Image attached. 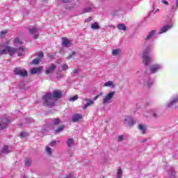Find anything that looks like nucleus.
Segmentation results:
<instances>
[{"label": "nucleus", "mask_w": 178, "mask_h": 178, "mask_svg": "<svg viewBox=\"0 0 178 178\" xmlns=\"http://www.w3.org/2000/svg\"><path fill=\"white\" fill-rule=\"evenodd\" d=\"M172 11H175L176 10V8H175V6H172Z\"/></svg>", "instance_id": "603ef678"}, {"label": "nucleus", "mask_w": 178, "mask_h": 178, "mask_svg": "<svg viewBox=\"0 0 178 178\" xmlns=\"http://www.w3.org/2000/svg\"><path fill=\"white\" fill-rule=\"evenodd\" d=\"M63 129H65V126H60L57 129L55 130V134H58V133H60V131H63Z\"/></svg>", "instance_id": "c756f323"}, {"label": "nucleus", "mask_w": 178, "mask_h": 178, "mask_svg": "<svg viewBox=\"0 0 178 178\" xmlns=\"http://www.w3.org/2000/svg\"><path fill=\"white\" fill-rule=\"evenodd\" d=\"M63 93L60 90H54L53 93H47L42 97L43 104L45 106H49V108L55 106L56 101L60 99Z\"/></svg>", "instance_id": "f257e3e1"}, {"label": "nucleus", "mask_w": 178, "mask_h": 178, "mask_svg": "<svg viewBox=\"0 0 178 178\" xmlns=\"http://www.w3.org/2000/svg\"><path fill=\"white\" fill-rule=\"evenodd\" d=\"M103 87H111V88H115V83L112 81H108L106 82Z\"/></svg>", "instance_id": "6ab92c4d"}, {"label": "nucleus", "mask_w": 178, "mask_h": 178, "mask_svg": "<svg viewBox=\"0 0 178 178\" xmlns=\"http://www.w3.org/2000/svg\"><path fill=\"white\" fill-rule=\"evenodd\" d=\"M46 152H47L49 155H52V149L48 146L46 147Z\"/></svg>", "instance_id": "473e14b6"}, {"label": "nucleus", "mask_w": 178, "mask_h": 178, "mask_svg": "<svg viewBox=\"0 0 178 178\" xmlns=\"http://www.w3.org/2000/svg\"><path fill=\"white\" fill-rule=\"evenodd\" d=\"M31 159H26L24 161V163L26 166H31Z\"/></svg>", "instance_id": "7c9ffc66"}, {"label": "nucleus", "mask_w": 178, "mask_h": 178, "mask_svg": "<svg viewBox=\"0 0 178 178\" xmlns=\"http://www.w3.org/2000/svg\"><path fill=\"white\" fill-rule=\"evenodd\" d=\"M14 44H18L19 45H22V41L20 40V38H16L14 40Z\"/></svg>", "instance_id": "2f4dec72"}, {"label": "nucleus", "mask_w": 178, "mask_h": 178, "mask_svg": "<svg viewBox=\"0 0 178 178\" xmlns=\"http://www.w3.org/2000/svg\"><path fill=\"white\" fill-rule=\"evenodd\" d=\"M2 152L3 154H9L10 152V150H9V146L8 145H4Z\"/></svg>", "instance_id": "a878e982"}, {"label": "nucleus", "mask_w": 178, "mask_h": 178, "mask_svg": "<svg viewBox=\"0 0 178 178\" xmlns=\"http://www.w3.org/2000/svg\"><path fill=\"white\" fill-rule=\"evenodd\" d=\"M42 131L43 134L44 133H48V131H47V130L45 129H43Z\"/></svg>", "instance_id": "864d4df0"}, {"label": "nucleus", "mask_w": 178, "mask_h": 178, "mask_svg": "<svg viewBox=\"0 0 178 178\" xmlns=\"http://www.w3.org/2000/svg\"><path fill=\"white\" fill-rule=\"evenodd\" d=\"M74 55H76V51H73L72 54H70L66 59H71V58H73Z\"/></svg>", "instance_id": "e433bc0d"}, {"label": "nucleus", "mask_w": 178, "mask_h": 178, "mask_svg": "<svg viewBox=\"0 0 178 178\" xmlns=\"http://www.w3.org/2000/svg\"><path fill=\"white\" fill-rule=\"evenodd\" d=\"M15 74H17V76H21L22 77H27L28 73L27 70H22L19 67H17L14 70Z\"/></svg>", "instance_id": "423d86ee"}, {"label": "nucleus", "mask_w": 178, "mask_h": 178, "mask_svg": "<svg viewBox=\"0 0 178 178\" xmlns=\"http://www.w3.org/2000/svg\"><path fill=\"white\" fill-rule=\"evenodd\" d=\"M61 67H62V70H64V71L67 70V69H69V66L66 64H63Z\"/></svg>", "instance_id": "ea45409f"}, {"label": "nucleus", "mask_w": 178, "mask_h": 178, "mask_svg": "<svg viewBox=\"0 0 178 178\" xmlns=\"http://www.w3.org/2000/svg\"><path fill=\"white\" fill-rule=\"evenodd\" d=\"M152 116H153L154 119H158V118H159V115L156 113H152Z\"/></svg>", "instance_id": "c03bdc74"}, {"label": "nucleus", "mask_w": 178, "mask_h": 178, "mask_svg": "<svg viewBox=\"0 0 178 178\" xmlns=\"http://www.w3.org/2000/svg\"><path fill=\"white\" fill-rule=\"evenodd\" d=\"M122 54V50L120 49H114L112 50L113 56H119Z\"/></svg>", "instance_id": "a211bd4d"}, {"label": "nucleus", "mask_w": 178, "mask_h": 178, "mask_svg": "<svg viewBox=\"0 0 178 178\" xmlns=\"http://www.w3.org/2000/svg\"><path fill=\"white\" fill-rule=\"evenodd\" d=\"M147 141V138H144L142 141H141V143H145Z\"/></svg>", "instance_id": "5fc2aeb1"}, {"label": "nucleus", "mask_w": 178, "mask_h": 178, "mask_svg": "<svg viewBox=\"0 0 178 178\" xmlns=\"http://www.w3.org/2000/svg\"><path fill=\"white\" fill-rule=\"evenodd\" d=\"M162 67L159 64H155L150 67L151 73H156Z\"/></svg>", "instance_id": "f8f14e48"}, {"label": "nucleus", "mask_w": 178, "mask_h": 178, "mask_svg": "<svg viewBox=\"0 0 178 178\" xmlns=\"http://www.w3.org/2000/svg\"><path fill=\"white\" fill-rule=\"evenodd\" d=\"M55 144H56V140H53L51 142L49 145H50V147H54V145H55Z\"/></svg>", "instance_id": "49530a36"}, {"label": "nucleus", "mask_w": 178, "mask_h": 178, "mask_svg": "<svg viewBox=\"0 0 178 178\" xmlns=\"http://www.w3.org/2000/svg\"><path fill=\"white\" fill-rule=\"evenodd\" d=\"M170 172H171V176H174L175 174L173 173V172H175V170H173V168H170Z\"/></svg>", "instance_id": "8fccbe9b"}, {"label": "nucleus", "mask_w": 178, "mask_h": 178, "mask_svg": "<svg viewBox=\"0 0 178 178\" xmlns=\"http://www.w3.org/2000/svg\"><path fill=\"white\" fill-rule=\"evenodd\" d=\"M92 10V6H90L83 9V13H90Z\"/></svg>", "instance_id": "bb28decb"}, {"label": "nucleus", "mask_w": 178, "mask_h": 178, "mask_svg": "<svg viewBox=\"0 0 178 178\" xmlns=\"http://www.w3.org/2000/svg\"><path fill=\"white\" fill-rule=\"evenodd\" d=\"M124 139V136L123 135L119 136L118 138V143H120V141H123Z\"/></svg>", "instance_id": "a19ab883"}, {"label": "nucleus", "mask_w": 178, "mask_h": 178, "mask_svg": "<svg viewBox=\"0 0 178 178\" xmlns=\"http://www.w3.org/2000/svg\"><path fill=\"white\" fill-rule=\"evenodd\" d=\"M176 8H178V0H176Z\"/></svg>", "instance_id": "6e6d98bb"}, {"label": "nucleus", "mask_w": 178, "mask_h": 178, "mask_svg": "<svg viewBox=\"0 0 178 178\" xmlns=\"http://www.w3.org/2000/svg\"><path fill=\"white\" fill-rule=\"evenodd\" d=\"M124 124H127V126H134V124H136V121H134V120H133V118L131 117H126L125 120H124Z\"/></svg>", "instance_id": "6e6552de"}, {"label": "nucleus", "mask_w": 178, "mask_h": 178, "mask_svg": "<svg viewBox=\"0 0 178 178\" xmlns=\"http://www.w3.org/2000/svg\"><path fill=\"white\" fill-rule=\"evenodd\" d=\"M55 69H56V65L54 63L51 64V65L46 69V74H52L54 72H55Z\"/></svg>", "instance_id": "9d476101"}, {"label": "nucleus", "mask_w": 178, "mask_h": 178, "mask_svg": "<svg viewBox=\"0 0 178 178\" xmlns=\"http://www.w3.org/2000/svg\"><path fill=\"white\" fill-rule=\"evenodd\" d=\"M24 52H26V49H24L23 47H21L19 49H17L15 53H17L18 56H23V55H24Z\"/></svg>", "instance_id": "f3484780"}, {"label": "nucleus", "mask_w": 178, "mask_h": 178, "mask_svg": "<svg viewBox=\"0 0 178 178\" xmlns=\"http://www.w3.org/2000/svg\"><path fill=\"white\" fill-rule=\"evenodd\" d=\"M70 1H72V0H62V1H63L64 3H67V2H70Z\"/></svg>", "instance_id": "3c124183"}, {"label": "nucleus", "mask_w": 178, "mask_h": 178, "mask_svg": "<svg viewBox=\"0 0 178 178\" xmlns=\"http://www.w3.org/2000/svg\"><path fill=\"white\" fill-rule=\"evenodd\" d=\"M99 95V97H101V95H104V93L103 92H100L99 95Z\"/></svg>", "instance_id": "4d7b16f0"}, {"label": "nucleus", "mask_w": 178, "mask_h": 178, "mask_svg": "<svg viewBox=\"0 0 178 178\" xmlns=\"http://www.w3.org/2000/svg\"><path fill=\"white\" fill-rule=\"evenodd\" d=\"M8 33V32L7 31H1V33H0V37L1 38H3V35H6V34Z\"/></svg>", "instance_id": "37998d69"}, {"label": "nucleus", "mask_w": 178, "mask_h": 178, "mask_svg": "<svg viewBox=\"0 0 178 178\" xmlns=\"http://www.w3.org/2000/svg\"><path fill=\"white\" fill-rule=\"evenodd\" d=\"M42 72V66H40L39 67L33 68L31 70V74H40Z\"/></svg>", "instance_id": "ddd939ff"}, {"label": "nucleus", "mask_w": 178, "mask_h": 178, "mask_svg": "<svg viewBox=\"0 0 178 178\" xmlns=\"http://www.w3.org/2000/svg\"><path fill=\"white\" fill-rule=\"evenodd\" d=\"M19 136L21 137V138H26V137H27V133L26 132H21L19 134Z\"/></svg>", "instance_id": "f704fd0d"}, {"label": "nucleus", "mask_w": 178, "mask_h": 178, "mask_svg": "<svg viewBox=\"0 0 178 178\" xmlns=\"http://www.w3.org/2000/svg\"><path fill=\"white\" fill-rule=\"evenodd\" d=\"M16 51H17L16 48L7 46L3 49V46L0 45V56L1 55H6V54H9L10 56H13Z\"/></svg>", "instance_id": "7ed1b4c3"}, {"label": "nucleus", "mask_w": 178, "mask_h": 178, "mask_svg": "<svg viewBox=\"0 0 178 178\" xmlns=\"http://www.w3.org/2000/svg\"><path fill=\"white\" fill-rule=\"evenodd\" d=\"M115 94H116V92L112 91L106 95L102 100L103 105H108V104H111V101H112L113 97H115Z\"/></svg>", "instance_id": "39448f33"}, {"label": "nucleus", "mask_w": 178, "mask_h": 178, "mask_svg": "<svg viewBox=\"0 0 178 178\" xmlns=\"http://www.w3.org/2000/svg\"><path fill=\"white\" fill-rule=\"evenodd\" d=\"M140 84L147 86V87H151V86H152V81L147 78V79H143V81L140 82Z\"/></svg>", "instance_id": "2eb2a0df"}, {"label": "nucleus", "mask_w": 178, "mask_h": 178, "mask_svg": "<svg viewBox=\"0 0 178 178\" xmlns=\"http://www.w3.org/2000/svg\"><path fill=\"white\" fill-rule=\"evenodd\" d=\"M122 171L121 169L118 170L117 173V178H122Z\"/></svg>", "instance_id": "c9c22d12"}, {"label": "nucleus", "mask_w": 178, "mask_h": 178, "mask_svg": "<svg viewBox=\"0 0 178 178\" xmlns=\"http://www.w3.org/2000/svg\"><path fill=\"white\" fill-rule=\"evenodd\" d=\"M62 44H63V47L67 48L70 44V41H69V39L64 37V38H62Z\"/></svg>", "instance_id": "dca6fc26"}, {"label": "nucleus", "mask_w": 178, "mask_h": 178, "mask_svg": "<svg viewBox=\"0 0 178 178\" xmlns=\"http://www.w3.org/2000/svg\"><path fill=\"white\" fill-rule=\"evenodd\" d=\"M37 56H38L39 59H41L42 60V58H44V53L43 52H39L37 54Z\"/></svg>", "instance_id": "72a5a7b5"}, {"label": "nucleus", "mask_w": 178, "mask_h": 178, "mask_svg": "<svg viewBox=\"0 0 178 178\" xmlns=\"http://www.w3.org/2000/svg\"><path fill=\"white\" fill-rule=\"evenodd\" d=\"M98 98H99V95H96L95 97V98L93 99V102L94 101H97V99H98Z\"/></svg>", "instance_id": "09e8293b"}, {"label": "nucleus", "mask_w": 178, "mask_h": 178, "mask_svg": "<svg viewBox=\"0 0 178 178\" xmlns=\"http://www.w3.org/2000/svg\"><path fill=\"white\" fill-rule=\"evenodd\" d=\"M2 155V153L0 152V156Z\"/></svg>", "instance_id": "052dcab7"}, {"label": "nucleus", "mask_w": 178, "mask_h": 178, "mask_svg": "<svg viewBox=\"0 0 178 178\" xmlns=\"http://www.w3.org/2000/svg\"><path fill=\"white\" fill-rule=\"evenodd\" d=\"M29 31L31 35H34L35 40H37V38H38V35H40V33H38V29H37L36 27L29 28Z\"/></svg>", "instance_id": "0eeeda50"}, {"label": "nucleus", "mask_w": 178, "mask_h": 178, "mask_svg": "<svg viewBox=\"0 0 178 178\" xmlns=\"http://www.w3.org/2000/svg\"><path fill=\"white\" fill-rule=\"evenodd\" d=\"M152 47V46L151 45L147 46L143 52V63L145 65V66H148V65L152 62V58L148 56L149 55V52H151Z\"/></svg>", "instance_id": "f03ea898"}, {"label": "nucleus", "mask_w": 178, "mask_h": 178, "mask_svg": "<svg viewBox=\"0 0 178 178\" xmlns=\"http://www.w3.org/2000/svg\"><path fill=\"white\" fill-rule=\"evenodd\" d=\"M177 102H178V95L173 97L172 99L168 103H167L166 106L168 108H172V106H174V105H176Z\"/></svg>", "instance_id": "1a4fd4ad"}, {"label": "nucleus", "mask_w": 178, "mask_h": 178, "mask_svg": "<svg viewBox=\"0 0 178 178\" xmlns=\"http://www.w3.org/2000/svg\"><path fill=\"white\" fill-rule=\"evenodd\" d=\"M59 123H60V120H59V118H56L54 120V124H59Z\"/></svg>", "instance_id": "79ce46f5"}, {"label": "nucleus", "mask_w": 178, "mask_h": 178, "mask_svg": "<svg viewBox=\"0 0 178 178\" xmlns=\"http://www.w3.org/2000/svg\"><path fill=\"white\" fill-rule=\"evenodd\" d=\"M76 99H79V96L78 95H75V96L72 97L71 98H70V101H72V102H74V101H76Z\"/></svg>", "instance_id": "58836bf2"}, {"label": "nucleus", "mask_w": 178, "mask_h": 178, "mask_svg": "<svg viewBox=\"0 0 178 178\" xmlns=\"http://www.w3.org/2000/svg\"><path fill=\"white\" fill-rule=\"evenodd\" d=\"M83 119V115L81 114L75 113L72 115V120L74 123H76L79 120Z\"/></svg>", "instance_id": "9b49d317"}, {"label": "nucleus", "mask_w": 178, "mask_h": 178, "mask_svg": "<svg viewBox=\"0 0 178 178\" xmlns=\"http://www.w3.org/2000/svg\"><path fill=\"white\" fill-rule=\"evenodd\" d=\"M42 62V60H41V58H35L33 61H32V64L33 65H38L40 63Z\"/></svg>", "instance_id": "cd10ccee"}, {"label": "nucleus", "mask_w": 178, "mask_h": 178, "mask_svg": "<svg viewBox=\"0 0 178 178\" xmlns=\"http://www.w3.org/2000/svg\"><path fill=\"white\" fill-rule=\"evenodd\" d=\"M34 119L31 118H27L25 119V123H26V124H29V123H34Z\"/></svg>", "instance_id": "c85d7f7f"}, {"label": "nucleus", "mask_w": 178, "mask_h": 178, "mask_svg": "<svg viewBox=\"0 0 178 178\" xmlns=\"http://www.w3.org/2000/svg\"><path fill=\"white\" fill-rule=\"evenodd\" d=\"M138 129L143 134H145V131H147V127H145V125L140 124Z\"/></svg>", "instance_id": "412c9836"}, {"label": "nucleus", "mask_w": 178, "mask_h": 178, "mask_svg": "<svg viewBox=\"0 0 178 178\" xmlns=\"http://www.w3.org/2000/svg\"><path fill=\"white\" fill-rule=\"evenodd\" d=\"M155 33H156L155 30H152V31H150L147 35V38H145V40L148 41V40H151V38L154 37V35L155 34Z\"/></svg>", "instance_id": "5701e85b"}, {"label": "nucleus", "mask_w": 178, "mask_h": 178, "mask_svg": "<svg viewBox=\"0 0 178 178\" xmlns=\"http://www.w3.org/2000/svg\"><path fill=\"white\" fill-rule=\"evenodd\" d=\"M0 119V130H5V129H8V127L10 124V118L6 117V115H3Z\"/></svg>", "instance_id": "20e7f679"}, {"label": "nucleus", "mask_w": 178, "mask_h": 178, "mask_svg": "<svg viewBox=\"0 0 178 178\" xmlns=\"http://www.w3.org/2000/svg\"><path fill=\"white\" fill-rule=\"evenodd\" d=\"M117 29H118V30H122L123 31H126L127 30L126 25L124 24H118Z\"/></svg>", "instance_id": "b1692460"}, {"label": "nucleus", "mask_w": 178, "mask_h": 178, "mask_svg": "<svg viewBox=\"0 0 178 178\" xmlns=\"http://www.w3.org/2000/svg\"><path fill=\"white\" fill-rule=\"evenodd\" d=\"M91 29L92 30H99L101 29V26H99V24L98 22H94L91 25Z\"/></svg>", "instance_id": "4be33fe9"}, {"label": "nucleus", "mask_w": 178, "mask_h": 178, "mask_svg": "<svg viewBox=\"0 0 178 178\" xmlns=\"http://www.w3.org/2000/svg\"><path fill=\"white\" fill-rule=\"evenodd\" d=\"M73 144H74V140L72 138H68L67 140V145L69 147V148H71V147H73Z\"/></svg>", "instance_id": "393cba45"}, {"label": "nucleus", "mask_w": 178, "mask_h": 178, "mask_svg": "<svg viewBox=\"0 0 178 178\" xmlns=\"http://www.w3.org/2000/svg\"><path fill=\"white\" fill-rule=\"evenodd\" d=\"M110 27H113V25H111Z\"/></svg>", "instance_id": "13d9d810"}, {"label": "nucleus", "mask_w": 178, "mask_h": 178, "mask_svg": "<svg viewBox=\"0 0 178 178\" xmlns=\"http://www.w3.org/2000/svg\"><path fill=\"white\" fill-rule=\"evenodd\" d=\"M159 9H157L156 12H159Z\"/></svg>", "instance_id": "bf43d9fd"}, {"label": "nucleus", "mask_w": 178, "mask_h": 178, "mask_svg": "<svg viewBox=\"0 0 178 178\" xmlns=\"http://www.w3.org/2000/svg\"><path fill=\"white\" fill-rule=\"evenodd\" d=\"M85 101L86 104L83 106V109H87L88 106H91V105H94L95 102L94 101L91 100V99L86 98Z\"/></svg>", "instance_id": "4468645a"}, {"label": "nucleus", "mask_w": 178, "mask_h": 178, "mask_svg": "<svg viewBox=\"0 0 178 178\" xmlns=\"http://www.w3.org/2000/svg\"><path fill=\"white\" fill-rule=\"evenodd\" d=\"M161 2H163V3H164V5H169V2L166 1L165 0H162Z\"/></svg>", "instance_id": "de8ad7c7"}, {"label": "nucleus", "mask_w": 178, "mask_h": 178, "mask_svg": "<svg viewBox=\"0 0 178 178\" xmlns=\"http://www.w3.org/2000/svg\"><path fill=\"white\" fill-rule=\"evenodd\" d=\"M169 29H170V26L166 25V26H163V28H161L159 33V34L166 33V31H168V30H169Z\"/></svg>", "instance_id": "aec40b11"}, {"label": "nucleus", "mask_w": 178, "mask_h": 178, "mask_svg": "<svg viewBox=\"0 0 178 178\" xmlns=\"http://www.w3.org/2000/svg\"><path fill=\"white\" fill-rule=\"evenodd\" d=\"M91 20H92V17H88V18H86V19H85V22H86V23H88V22H91Z\"/></svg>", "instance_id": "a18cd8bd"}, {"label": "nucleus", "mask_w": 178, "mask_h": 178, "mask_svg": "<svg viewBox=\"0 0 178 178\" xmlns=\"http://www.w3.org/2000/svg\"><path fill=\"white\" fill-rule=\"evenodd\" d=\"M80 71L79 70V69H74L73 71H72V74L73 76H77V74H79V72Z\"/></svg>", "instance_id": "4c0bfd02"}]
</instances>
